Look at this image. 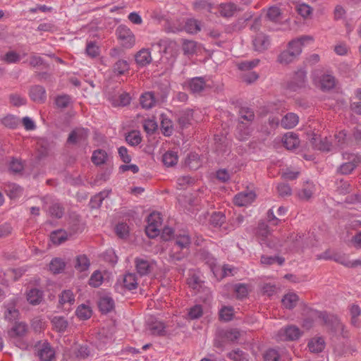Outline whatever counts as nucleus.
I'll return each mask as SVG.
<instances>
[{
	"label": "nucleus",
	"instance_id": "nucleus-1",
	"mask_svg": "<svg viewBox=\"0 0 361 361\" xmlns=\"http://www.w3.org/2000/svg\"><path fill=\"white\" fill-rule=\"evenodd\" d=\"M308 39L311 38L308 36H302L290 41L288 43L287 49L278 55L277 62L284 66L294 62L302 53L305 41Z\"/></svg>",
	"mask_w": 361,
	"mask_h": 361
},
{
	"label": "nucleus",
	"instance_id": "nucleus-2",
	"mask_svg": "<svg viewBox=\"0 0 361 361\" xmlns=\"http://www.w3.org/2000/svg\"><path fill=\"white\" fill-rule=\"evenodd\" d=\"M173 242L174 245L169 257L173 261H180L185 257V255L182 252H176L175 250L178 248L188 249L191 244V238L188 234H179L176 235Z\"/></svg>",
	"mask_w": 361,
	"mask_h": 361
},
{
	"label": "nucleus",
	"instance_id": "nucleus-3",
	"mask_svg": "<svg viewBox=\"0 0 361 361\" xmlns=\"http://www.w3.org/2000/svg\"><path fill=\"white\" fill-rule=\"evenodd\" d=\"M257 233L260 238L261 243L267 245L269 247L278 248L283 245L279 240L272 236L268 228V226L264 222L259 224Z\"/></svg>",
	"mask_w": 361,
	"mask_h": 361
},
{
	"label": "nucleus",
	"instance_id": "nucleus-4",
	"mask_svg": "<svg viewBox=\"0 0 361 361\" xmlns=\"http://www.w3.org/2000/svg\"><path fill=\"white\" fill-rule=\"evenodd\" d=\"M148 224L146 226L145 232L150 238L158 236L162 224V219L159 212H152L147 217Z\"/></svg>",
	"mask_w": 361,
	"mask_h": 361
},
{
	"label": "nucleus",
	"instance_id": "nucleus-5",
	"mask_svg": "<svg viewBox=\"0 0 361 361\" xmlns=\"http://www.w3.org/2000/svg\"><path fill=\"white\" fill-rule=\"evenodd\" d=\"M319 317L324 322V324L334 332L344 330V325L338 317L334 314H329L326 312H320Z\"/></svg>",
	"mask_w": 361,
	"mask_h": 361
},
{
	"label": "nucleus",
	"instance_id": "nucleus-6",
	"mask_svg": "<svg viewBox=\"0 0 361 361\" xmlns=\"http://www.w3.org/2000/svg\"><path fill=\"white\" fill-rule=\"evenodd\" d=\"M118 38L122 42V45L126 48L132 47L135 42V35L126 25H121L116 30Z\"/></svg>",
	"mask_w": 361,
	"mask_h": 361
},
{
	"label": "nucleus",
	"instance_id": "nucleus-7",
	"mask_svg": "<svg viewBox=\"0 0 361 361\" xmlns=\"http://www.w3.org/2000/svg\"><path fill=\"white\" fill-rule=\"evenodd\" d=\"M306 82V71L300 69L294 73L293 78L287 83V88L295 92L305 87Z\"/></svg>",
	"mask_w": 361,
	"mask_h": 361
},
{
	"label": "nucleus",
	"instance_id": "nucleus-8",
	"mask_svg": "<svg viewBox=\"0 0 361 361\" xmlns=\"http://www.w3.org/2000/svg\"><path fill=\"white\" fill-rule=\"evenodd\" d=\"M301 331L296 326H288L279 331L277 336L281 341H295L300 338Z\"/></svg>",
	"mask_w": 361,
	"mask_h": 361
},
{
	"label": "nucleus",
	"instance_id": "nucleus-9",
	"mask_svg": "<svg viewBox=\"0 0 361 361\" xmlns=\"http://www.w3.org/2000/svg\"><path fill=\"white\" fill-rule=\"evenodd\" d=\"M343 156L344 159L349 160V161L342 164L337 171L342 175H348L357 166L356 157L354 154H343Z\"/></svg>",
	"mask_w": 361,
	"mask_h": 361
},
{
	"label": "nucleus",
	"instance_id": "nucleus-10",
	"mask_svg": "<svg viewBox=\"0 0 361 361\" xmlns=\"http://www.w3.org/2000/svg\"><path fill=\"white\" fill-rule=\"evenodd\" d=\"M87 137L88 130L83 128H75L70 133L67 142L68 144L75 145L80 142L85 141Z\"/></svg>",
	"mask_w": 361,
	"mask_h": 361
},
{
	"label": "nucleus",
	"instance_id": "nucleus-11",
	"mask_svg": "<svg viewBox=\"0 0 361 361\" xmlns=\"http://www.w3.org/2000/svg\"><path fill=\"white\" fill-rule=\"evenodd\" d=\"M254 49L259 52L267 50L270 44L267 35L262 32L257 33L252 41Z\"/></svg>",
	"mask_w": 361,
	"mask_h": 361
},
{
	"label": "nucleus",
	"instance_id": "nucleus-12",
	"mask_svg": "<svg viewBox=\"0 0 361 361\" xmlns=\"http://www.w3.org/2000/svg\"><path fill=\"white\" fill-rule=\"evenodd\" d=\"M18 298H13L11 299L5 306L6 311L4 312V317L9 322L16 320L19 316V311L16 309V305L18 303Z\"/></svg>",
	"mask_w": 361,
	"mask_h": 361
},
{
	"label": "nucleus",
	"instance_id": "nucleus-13",
	"mask_svg": "<svg viewBox=\"0 0 361 361\" xmlns=\"http://www.w3.org/2000/svg\"><path fill=\"white\" fill-rule=\"evenodd\" d=\"M226 217L222 212H214L210 217L209 223L215 228H219L221 231H227L229 230L228 226L225 225Z\"/></svg>",
	"mask_w": 361,
	"mask_h": 361
},
{
	"label": "nucleus",
	"instance_id": "nucleus-14",
	"mask_svg": "<svg viewBox=\"0 0 361 361\" xmlns=\"http://www.w3.org/2000/svg\"><path fill=\"white\" fill-rule=\"evenodd\" d=\"M256 195L254 192H242L237 194L233 198V202L239 207L246 206L254 201Z\"/></svg>",
	"mask_w": 361,
	"mask_h": 361
},
{
	"label": "nucleus",
	"instance_id": "nucleus-15",
	"mask_svg": "<svg viewBox=\"0 0 361 361\" xmlns=\"http://www.w3.org/2000/svg\"><path fill=\"white\" fill-rule=\"evenodd\" d=\"M165 329L166 326L163 322L154 320L147 322L146 330L148 331L149 334L151 335L162 336L166 334Z\"/></svg>",
	"mask_w": 361,
	"mask_h": 361
},
{
	"label": "nucleus",
	"instance_id": "nucleus-16",
	"mask_svg": "<svg viewBox=\"0 0 361 361\" xmlns=\"http://www.w3.org/2000/svg\"><path fill=\"white\" fill-rule=\"evenodd\" d=\"M30 97L37 103H44L46 100V90L41 85H34L30 90Z\"/></svg>",
	"mask_w": 361,
	"mask_h": 361
},
{
	"label": "nucleus",
	"instance_id": "nucleus-17",
	"mask_svg": "<svg viewBox=\"0 0 361 361\" xmlns=\"http://www.w3.org/2000/svg\"><path fill=\"white\" fill-rule=\"evenodd\" d=\"M37 356L41 361H51L54 358L55 353L49 343H44L38 349Z\"/></svg>",
	"mask_w": 361,
	"mask_h": 361
},
{
	"label": "nucleus",
	"instance_id": "nucleus-18",
	"mask_svg": "<svg viewBox=\"0 0 361 361\" xmlns=\"http://www.w3.org/2000/svg\"><path fill=\"white\" fill-rule=\"evenodd\" d=\"M135 264L137 272L142 276L149 274L152 269V266L149 261L142 259L135 258Z\"/></svg>",
	"mask_w": 361,
	"mask_h": 361
},
{
	"label": "nucleus",
	"instance_id": "nucleus-19",
	"mask_svg": "<svg viewBox=\"0 0 361 361\" xmlns=\"http://www.w3.org/2000/svg\"><path fill=\"white\" fill-rule=\"evenodd\" d=\"M219 7L221 16L225 18L232 17L235 13L241 11L239 7L231 2L221 4Z\"/></svg>",
	"mask_w": 361,
	"mask_h": 361
},
{
	"label": "nucleus",
	"instance_id": "nucleus-20",
	"mask_svg": "<svg viewBox=\"0 0 361 361\" xmlns=\"http://www.w3.org/2000/svg\"><path fill=\"white\" fill-rule=\"evenodd\" d=\"M192 110L186 109L181 111L178 115V123L181 128H188L190 125V122L192 120Z\"/></svg>",
	"mask_w": 361,
	"mask_h": 361
},
{
	"label": "nucleus",
	"instance_id": "nucleus-21",
	"mask_svg": "<svg viewBox=\"0 0 361 361\" xmlns=\"http://www.w3.org/2000/svg\"><path fill=\"white\" fill-rule=\"evenodd\" d=\"M108 99L111 102V104L114 106H125L130 103L131 98L128 93L123 92L118 96V99H116L114 96L111 95L109 92L107 93Z\"/></svg>",
	"mask_w": 361,
	"mask_h": 361
},
{
	"label": "nucleus",
	"instance_id": "nucleus-22",
	"mask_svg": "<svg viewBox=\"0 0 361 361\" xmlns=\"http://www.w3.org/2000/svg\"><path fill=\"white\" fill-rule=\"evenodd\" d=\"M43 292L37 288H32L26 293L27 300L32 305H39L43 299Z\"/></svg>",
	"mask_w": 361,
	"mask_h": 361
},
{
	"label": "nucleus",
	"instance_id": "nucleus-23",
	"mask_svg": "<svg viewBox=\"0 0 361 361\" xmlns=\"http://www.w3.org/2000/svg\"><path fill=\"white\" fill-rule=\"evenodd\" d=\"M135 61L140 66H145L152 61L150 51L147 49H142L135 54Z\"/></svg>",
	"mask_w": 361,
	"mask_h": 361
},
{
	"label": "nucleus",
	"instance_id": "nucleus-24",
	"mask_svg": "<svg viewBox=\"0 0 361 361\" xmlns=\"http://www.w3.org/2000/svg\"><path fill=\"white\" fill-rule=\"evenodd\" d=\"M140 103L142 108L149 109L157 105L156 99L154 97V92H147L142 94L140 98Z\"/></svg>",
	"mask_w": 361,
	"mask_h": 361
},
{
	"label": "nucleus",
	"instance_id": "nucleus-25",
	"mask_svg": "<svg viewBox=\"0 0 361 361\" xmlns=\"http://www.w3.org/2000/svg\"><path fill=\"white\" fill-rule=\"evenodd\" d=\"M283 145L288 149H293L298 147L300 140L293 133H288L283 137Z\"/></svg>",
	"mask_w": 361,
	"mask_h": 361
},
{
	"label": "nucleus",
	"instance_id": "nucleus-26",
	"mask_svg": "<svg viewBox=\"0 0 361 361\" xmlns=\"http://www.w3.org/2000/svg\"><path fill=\"white\" fill-rule=\"evenodd\" d=\"M298 116L295 114L288 113L281 119V125L286 129H290L298 124Z\"/></svg>",
	"mask_w": 361,
	"mask_h": 361
},
{
	"label": "nucleus",
	"instance_id": "nucleus-27",
	"mask_svg": "<svg viewBox=\"0 0 361 361\" xmlns=\"http://www.w3.org/2000/svg\"><path fill=\"white\" fill-rule=\"evenodd\" d=\"M298 300L299 297L297 294L289 293L283 297L281 302L286 309L292 310L297 305Z\"/></svg>",
	"mask_w": 361,
	"mask_h": 361
},
{
	"label": "nucleus",
	"instance_id": "nucleus-28",
	"mask_svg": "<svg viewBox=\"0 0 361 361\" xmlns=\"http://www.w3.org/2000/svg\"><path fill=\"white\" fill-rule=\"evenodd\" d=\"M98 306L99 310L103 314H107L110 312L114 307V302L113 299L110 297H103L100 298Z\"/></svg>",
	"mask_w": 361,
	"mask_h": 361
},
{
	"label": "nucleus",
	"instance_id": "nucleus-29",
	"mask_svg": "<svg viewBox=\"0 0 361 361\" xmlns=\"http://www.w3.org/2000/svg\"><path fill=\"white\" fill-rule=\"evenodd\" d=\"M206 83L203 78H194L189 82V87L192 93H199L205 87Z\"/></svg>",
	"mask_w": 361,
	"mask_h": 361
},
{
	"label": "nucleus",
	"instance_id": "nucleus-30",
	"mask_svg": "<svg viewBox=\"0 0 361 361\" xmlns=\"http://www.w3.org/2000/svg\"><path fill=\"white\" fill-rule=\"evenodd\" d=\"M319 83L321 89L324 91L333 89L336 85L334 77L329 74L323 75L319 80Z\"/></svg>",
	"mask_w": 361,
	"mask_h": 361
},
{
	"label": "nucleus",
	"instance_id": "nucleus-31",
	"mask_svg": "<svg viewBox=\"0 0 361 361\" xmlns=\"http://www.w3.org/2000/svg\"><path fill=\"white\" fill-rule=\"evenodd\" d=\"M324 340L321 337L313 338L308 343L309 350L312 353H320L324 350Z\"/></svg>",
	"mask_w": 361,
	"mask_h": 361
},
{
	"label": "nucleus",
	"instance_id": "nucleus-32",
	"mask_svg": "<svg viewBox=\"0 0 361 361\" xmlns=\"http://www.w3.org/2000/svg\"><path fill=\"white\" fill-rule=\"evenodd\" d=\"M51 324L54 329L58 332H64L68 326V321L63 317L59 316L53 317Z\"/></svg>",
	"mask_w": 361,
	"mask_h": 361
},
{
	"label": "nucleus",
	"instance_id": "nucleus-33",
	"mask_svg": "<svg viewBox=\"0 0 361 361\" xmlns=\"http://www.w3.org/2000/svg\"><path fill=\"white\" fill-rule=\"evenodd\" d=\"M123 283L124 287L128 290H133L137 288V276L135 274L128 273L124 275Z\"/></svg>",
	"mask_w": 361,
	"mask_h": 361
},
{
	"label": "nucleus",
	"instance_id": "nucleus-34",
	"mask_svg": "<svg viewBox=\"0 0 361 361\" xmlns=\"http://www.w3.org/2000/svg\"><path fill=\"white\" fill-rule=\"evenodd\" d=\"M27 331V326L25 323L20 322L16 324L9 331L11 337H22Z\"/></svg>",
	"mask_w": 361,
	"mask_h": 361
},
{
	"label": "nucleus",
	"instance_id": "nucleus-35",
	"mask_svg": "<svg viewBox=\"0 0 361 361\" xmlns=\"http://www.w3.org/2000/svg\"><path fill=\"white\" fill-rule=\"evenodd\" d=\"M50 239L55 245H60L67 240V234L65 231L56 230L50 234Z\"/></svg>",
	"mask_w": 361,
	"mask_h": 361
},
{
	"label": "nucleus",
	"instance_id": "nucleus-36",
	"mask_svg": "<svg viewBox=\"0 0 361 361\" xmlns=\"http://www.w3.org/2000/svg\"><path fill=\"white\" fill-rule=\"evenodd\" d=\"M90 265V263L89 259L86 255H82L76 257L74 267L77 270L84 271L89 268Z\"/></svg>",
	"mask_w": 361,
	"mask_h": 361
},
{
	"label": "nucleus",
	"instance_id": "nucleus-37",
	"mask_svg": "<svg viewBox=\"0 0 361 361\" xmlns=\"http://www.w3.org/2000/svg\"><path fill=\"white\" fill-rule=\"evenodd\" d=\"M129 68L130 67L128 61L126 60L120 59L114 63L113 66V71L116 75H121L128 71Z\"/></svg>",
	"mask_w": 361,
	"mask_h": 361
},
{
	"label": "nucleus",
	"instance_id": "nucleus-38",
	"mask_svg": "<svg viewBox=\"0 0 361 361\" xmlns=\"http://www.w3.org/2000/svg\"><path fill=\"white\" fill-rule=\"evenodd\" d=\"M75 313L79 319L86 320L91 317L92 311L89 306L82 304L78 307Z\"/></svg>",
	"mask_w": 361,
	"mask_h": 361
},
{
	"label": "nucleus",
	"instance_id": "nucleus-39",
	"mask_svg": "<svg viewBox=\"0 0 361 361\" xmlns=\"http://www.w3.org/2000/svg\"><path fill=\"white\" fill-rule=\"evenodd\" d=\"M107 159V154L103 149H97L94 151L92 157V161L95 165L104 164Z\"/></svg>",
	"mask_w": 361,
	"mask_h": 361
},
{
	"label": "nucleus",
	"instance_id": "nucleus-40",
	"mask_svg": "<svg viewBox=\"0 0 361 361\" xmlns=\"http://www.w3.org/2000/svg\"><path fill=\"white\" fill-rule=\"evenodd\" d=\"M162 161L168 167L173 166L177 164L178 155L172 151L166 152L162 157Z\"/></svg>",
	"mask_w": 361,
	"mask_h": 361
},
{
	"label": "nucleus",
	"instance_id": "nucleus-41",
	"mask_svg": "<svg viewBox=\"0 0 361 361\" xmlns=\"http://www.w3.org/2000/svg\"><path fill=\"white\" fill-rule=\"evenodd\" d=\"M66 264L60 258L53 259L49 264V269L54 274H59L65 269Z\"/></svg>",
	"mask_w": 361,
	"mask_h": 361
},
{
	"label": "nucleus",
	"instance_id": "nucleus-42",
	"mask_svg": "<svg viewBox=\"0 0 361 361\" xmlns=\"http://www.w3.org/2000/svg\"><path fill=\"white\" fill-rule=\"evenodd\" d=\"M312 144L314 145V147L319 150L329 152L331 150V144L327 140L326 137L324 139H319L317 142V139L313 137Z\"/></svg>",
	"mask_w": 361,
	"mask_h": 361
},
{
	"label": "nucleus",
	"instance_id": "nucleus-43",
	"mask_svg": "<svg viewBox=\"0 0 361 361\" xmlns=\"http://www.w3.org/2000/svg\"><path fill=\"white\" fill-rule=\"evenodd\" d=\"M285 262L283 257L279 256H267L262 255L261 257V263L264 265H271L277 263L279 265H282Z\"/></svg>",
	"mask_w": 361,
	"mask_h": 361
},
{
	"label": "nucleus",
	"instance_id": "nucleus-44",
	"mask_svg": "<svg viewBox=\"0 0 361 361\" xmlns=\"http://www.w3.org/2000/svg\"><path fill=\"white\" fill-rule=\"evenodd\" d=\"M182 49L185 55H192L196 52L197 43L192 40L184 39Z\"/></svg>",
	"mask_w": 361,
	"mask_h": 361
},
{
	"label": "nucleus",
	"instance_id": "nucleus-45",
	"mask_svg": "<svg viewBox=\"0 0 361 361\" xmlns=\"http://www.w3.org/2000/svg\"><path fill=\"white\" fill-rule=\"evenodd\" d=\"M286 243H289V247L291 250H297L301 247L302 244V235L299 234L291 235L288 237Z\"/></svg>",
	"mask_w": 361,
	"mask_h": 361
},
{
	"label": "nucleus",
	"instance_id": "nucleus-46",
	"mask_svg": "<svg viewBox=\"0 0 361 361\" xmlns=\"http://www.w3.org/2000/svg\"><path fill=\"white\" fill-rule=\"evenodd\" d=\"M126 140L129 145L132 146H136L139 145L142 141L140 132L133 130L128 133V134L126 136Z\"/></svg>",
	"mask_w": 361,
	"mask_h": 361
},
{
	"label": "nucleus",
	"instance_id": "nucleus-47",
	"mask_svg": "<svg viewBox=\"0 0 361 361\" xmlns=\"http://www.w3.org/2000/svg\"><path fill=\"white\" fill-rule=\"evenodd\" d=\"M75 302V297L73 292L70 290H65L62 291L59 295V303L64 305L68 303L70 305Z\"/></svg>",
	"mask_w": 361,
	"mask_h": 361
},
{
	"label": "nucleus",
	"instance_id": "nucleus-48",
	"mask_svg": "<svg viewBox=\"0 0 361 361\" xmlns=\"http://www.w3.org/2000/svg\"><path fill=\"white\" fill-rule=\"evenodd\" d=\"M152 92H154V97L156 99L157 105H160L166 102L169 94V89L164 87L159 90L153 91Z\"/></svg>",
	"mask_w": 361,
	"mask_h": 361
},
{
	"label": "nucleus",
	"instance_id": "nucleus-49",
	"mask_svg": "<svg viewBox=\"0 0 361 361\" xmlns=\"http://www.w3.org/2000/svg\"><path fill=\"white\" fill-rule=\"evenodd\" d=\"M235 293L238 299H243L248 295V288L246 284L238 283L235 285Z\"/></svg>",
	"mask_w": 361,
	"mask_h": 361
},
{
	"label": "nucleus",
	"instance_id": "nucleus-50",
	"mask_svg": "<svg viewBox=\"0 0 361 361\" xmlns=\"http://www.w3.org/2000/svg\"><path fill=\"white\" fill-rule=\"evenodd\" d=\"M281 16V10L277 6H271L267 13V17L273 22H277L280 19Z\"/></svg>",
	"mask_w": 361,
	"mask_h": 361
},
{
	"label": "nucleus",
	"instance_id": "nucleus-51",
	"mask_svg": "<svg viewBox=\"0 0 361 361\" xmlns=\"http://www.w3.org/2000/svg\"><path fill=\"white\" fill-rule=\"evenodd\" d=\"M351 315V324L358 326V317L361 314V309L357 305H353L350 308Z\"/></svg>",
	"mask_w": 361,
	"mask_h": 361
},
{
	"label": "nucleus",
	"instance_id": "nucleus-52",
	"mask_svg": "<svg viewBox=\"0 0 361 361\" xmlns=\"http://www.w3.org/2000/svg\"><path fill=\"white\" fill-rule=\"evenodd\" d=\"M185 29L189 33H196L200 30V23L195 19L188 20L185 25Z\"/></svg>",
	"mask_w": 361,
	"mask_h": 361
},
{
	"label": "nucleus",
	"instance_id": "nucleus-53",
	"mask_svg": "<svg viewBox=\"0 0 361 361\" xmlns=\"http://www.w3.org/2000/svg\"><path fill=\"white\" fill-rule=\"evenodd\" d=\"M240 118L252 122L255 118L254 111L247 107H241L239 110Z\"/></svg>",
	"mask_w": 361,
	"mask_h": 361
},
{
	"label": "nucleus",
	"instance_id": "nucleus-54",
	"mask_svg": "<svg viewBox=\"0 0 361 361\" xmlns=\"http://www.w3.org/2000/svg\"><path fill=\"white\" fill-rule=\"evenodd\" d=\"M233 317V308L232 307H224L219 312V317L225 322L231 321Z\"/></svg>",
	"mask_w": 361,
	"mask_h": 361
},
{
	"label": "nucleus",
	"instance_id": "nucleus-55",
	"mask_svg": "<svg viewBox=\"0 0 361 361\" xmlns=\"http://www.w3.org/2000/svg\"><path fill=\"white\" fill-rule=\"evenodd\" d=\"M50 214L57 219H61L64 214V208L59 203L53 204L49 207Z\"/></svg>",
	"mask_w": 361,
	"mask_h": 361
},
{
	"label": "nucleus",
	"instance_id": "nucleus-56",
	"mask_svg": "<svg viewBox=\"0 0 361 361\" xmlns=\"http://www.w3.org/2000/svg\"><path fill=\"white\" fill-rule=\"evenodd\" d=\"M103 281V276L99 271H94L89 280V284L94 288L99 287Z\"/></svg>",
	"mask_w": 361,
	"mask_h": 361
},
{
	"label": "nucleus",
	"instance_id": "nucleus-57",
	"mask_svg": "<svg viewBox=\"0 0 361 361\" xmlns=\"http://www.w3.org/2000/svg\"><path fill=\"white\" fill-rule=\"evenodd\" d=\"M71 97L67 94L58 96L56 98L55 103L58 108H67L71 102Z\"/></svg>",
	"mask_w": 361,
	"mask_h": 361
},
{
	"label": "nucleus",
	"instance_id": "nucleus-58",
	"mask_svg": "<svg viewBox=\"0 0 361 361\" xmlns=\"http://www.w3.org/2000/svg\"><path fill=\"white\" fill-rule=\"evenodd\" d=\"M86 54L92 57H97L99 55V47L94 42H90L87 44L85 49Z\"/></svg>",
	"mask_w": 361,
	"mask_h": 361
},
{
	"label": "nucleus",
	"instance_id": "nucleus-59",
	"mask_svg": "<svg viewBox=\"0 0 361 361\" xmlns=\"http://www.w3.org/2000/svg\"><path fill=\"white\" fill-rule=\"evenodd\" d=\"M264 361H279L280 355L275 349H269L264 354Z\"/></svg>",
	"mask_w": 361,
	"mask_h": 361
},
{
	"label": "nucleus",
	"instance_id": "nucleus-60",
	"mask_svg": "<svg viewBox=\"0 0 361 361\" xmlns=\"http://www.w3.org/2000/svg\"><path fill=\"white\" fill-rule=\"evenodd\" d=\"M115 231L119 238H124L128 234V226L125 223L118 224L115 228Z\"/></svg>",
	"mask_w": 361,
	"mask_h": 361
},
{
	"label": "nucleus",
	"instance_id": "nucleus-61",
	"mask_svg": "<svg viewBox=\"0 0 361 361\" xmlns=\"http://www.w3.org/2000/svg\"><path fill=\"white\" fill-rule=\"evenodd\" d=\"M240 336V332L236 329L227 330L224 332V337L230 341H235Z\"/></svg>",
	"mask_w": 361,
	"mask_h": 361
},
{
	"label": "nucleus",
	"instance_id": "nucleus-62",
	"mask_svg": "<svg viewBox=\"0 0 361 361\" xmlns=\"http://www.w3.org/2000/svg\"><path fill=\"white\" fill-rule=\"evenodd\" d=\"M277 191L281 197L289 196L292 193V190L290 185L287 183L279 184L277 186Z\"/></svg>",
	"mask_w": 361,
	"mask_h": 361
},
{
	"label": "nucleus",
	"instance_id": "nucleus-63",
	"mask_svg": "<svg viewBox=\"0 0 361 361\" xmlns=\"http://www.w3.org/2000/svg\"><path fill=\"white\" fill-rule=\"evenodd\" d=\"M228 357L234 361H247L244 353L239 349L230 352Z\"/></svg>",
	"mask_w": 361,
	"mask_h": 361
},
{
	"label": "nucleus",
	"instance_id": "nucleus-64",
	"mask_svg": "<svg viewBox=\"0 0 361 361\" xmlns=\"http://www.w3.org/2000/svg\"><path fill=\"white\" fill-rule=\"evenodd\" d=\"M297 11L303 18H307L312 12V8L305 4H302L298 6Z\"/></svg>",
	"mask_w": 361,
	"mask_h": 361
}]
</instances>
